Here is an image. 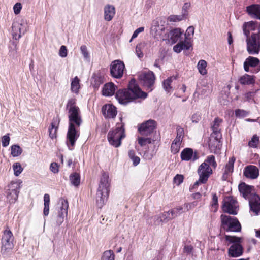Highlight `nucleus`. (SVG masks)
<instances>
[{
  "label": "nucleus",
  "mask_w": 260,
  "mask_h": 260,
  "mask_svg": "<svg viewBox=\"0 0 260 260\" xmlns=\"http://www.w3.org/2000/svg\"><path fill=\"white\" fill-rule=\"evenodd\" d=\"M68 110L69 127L67 134L66 144L70 150L73 149L75 143L80 136V126L82 119L80 109L76 105V100L69 99L66 106Z\"/></svg>",
  "instance_id": "obj_1"
},
{
  "label": "nucleus",
  "mask_w": 260,
  "mask_h": 260,
  "mask_svg": "<svg viewBox=\"0 0 260 260\" xmlns=\"http://www.w3.org/2000/svg\"><path fill=\"white\" fill-rule=\"evenodd\" d=\"M147 96V94L142 91L135 84V80L134 79L129 82L127 89L118 90L115 95L119 103L123 105H126L138 98L145 99Z\"/></svg>",
  "instance_id": "obj_2"
},
{
  "label": "nucleus",
  "mask_w": 260,
  "mask_h": 260,
  "mask_svg": "<svg viewBox=\"0 0 260 260\" xmlns=\"http://www.w3.org/2000/svg\"><path fill=\"white\" fill-rule=\"evenodd\" d=\"M109 175L107 173L104 172L100 179L95 197L96 206L99 208H101L107 200L109 197Z\"/></svg>",
  "instance_id": "obj_3"
},
{
  "label": "nucleus",
  "mask_w": 260,
  "mask_h": 260,
  "mask_svg": "<svg viewBox=\"0 0 260 260\" xmlns=\"http://www.w3.org/2000/svg\"><path fill=\"white\" fill-rule=\"evenodd\" d=\"M217 165L215 156L211 155L207 156L205 161L199 167L197 172L200 177V181L202 182V184L206 183L210 176L213 173L211 167L215 169Z\"/></svg>",
  "instance_id": "obj_4"
},
{
  "label": "nucleus",
  "mask_w": 260,
  "mask_h": 260,
  "mask_svg": "<svg viewBox=\"0 0 260 260\" xmlns=\"http://www.w3.org/2000/svg\"><path fill=\"white\" fill-rule=\"evenodd\" d=\"M124 125L123 123H117L115 128L110 130L107 135L109 144L117 148L121 145V140L125 138Z\"/></svg>",
  "instance_id": "obj_5"
},
{
  "label": "nucleus",
  "mask_w": 260,
  "mask_h": 260,
  "mask_svg": "<svg viewBox=\"0 0 260 260\" xmlns=\"http://www.w3.org/2000/svg\"><path fill=\"white\" fill-rule=\"evenodd\" d=\"M225 239L228 242V245H231L228 249V255L230 257H237L242 255L243 248L242 245V238L225 235Z\"/></svg>",
  "instance_id": "obj_6"
},
{
  "label": "nucleus",
  "mask_w": 260,
  "mask_h": 260,
  "mask_svg": "<svg viewBox=\"0 0 260 260\" xmlns=\"http://www.w3.org/2000/svg\"><path fill=\"white\" fill-rule=\"evenodd\" d=\"M246 37V48L248 53L251 55L258 54L260 51V27L256 33H251Z\"/></svg>",
  "instance_id": "obj_7"
},
{
  "label": "nucleus",
  "mask_w": 260,
  "mask_h": 260,
  "mask_svg": "<svg viewBox=\"0 0 260 260\" xmlns=\"http://www.w3.org/2000/svg\"><path fill=\"white\" fill-rule=\"evenodd\" d=\"M14 237L12 232L6 227L4 231L3 235L1 240L2 247L1 252L4 256H7L14 247Z\"/></svg>",
  "instance_id": "obj_8"
},
{
  "label": "nucleus",
  "mask_w": 260,
  "mask_h": 260,
  "mask_svg": "<svg viewBox=\"0 0 260 260\" xmlns=\"http://www.w3.org/2000/svg\"><path fill=\"white\" fill-rule=\"evenodd\" d=\"M222 228L226 232H239L241 226L235 217L222 214L220 216Z\"/></svg>",
  "instance_id": "obj_9"
},
{
  "label": "nucleus",
  "mask_w": 260,
  "mask_h": 260,
  "mask_svg": "<svg viewBox=\"0 0 260 260\" xmlns=\"http://www.w3.org/2000/svg\"><path fill=\"white\" fill-rule=\"evenodd\" d=\"M139 80L143 85L149 91H151L155 83V77L153 72H142L139 75Z\"/></svg>",
  "instance_id": "obj_10"
},
{
  "label": "nucleus",
  "mask_w": 260,
  "mask_h": 260,
  "mask_svg": "<svg viewBox=\"0 0 260 260\" xmlns=\"http://www.w3.org/2000/svg\"><path fill=\"white\" fill-rule=\"evenodd\" d=\"M222 210L224 212L236 215L238 210V202L232 197H226L223 200Z\"/></svg>",
  "instance_id": "obj_11"
},
{
  "label": "nucleus",
  "mask_w": 260,
  "mask_h": 260,
  "mask_svg": "<svg viewBox=\"0 0 260 260\" xmlns=\"http://www.w3.org/2000/svg\"><path fill=\"white\" fill-rule=\"evenodd\" d=\"M244 69L246 72L250 71L257 73L260 71V61L258 58L252 56L247 57L244 62Z\"/></svg>",
  "instance_id": "obj_12"
},
{
  "label": "nucleus",
  "mask_w": 260,
  "mask_h": 260,
  "mask_svg": "<svg viewBox=\"0 0 260 260\" xmlns=\"http://www.w3.org/2000/svg\"><path fill=\"white\" fill-rule=\"evenodd\" d=\"M124 68V64L121 61L119 60L113 61L110 67V73L112 76L115 78H120L123 74Z\"/></svg>",
  "instance_id": "obj_13"
},
{
  "label": "nucleus",
  "mask_w": 260,
  "mask_h": 260,
  "mask_svg": "<svg viewBox=\"0 0 260 260\" xmlns=\"http://www.w3.org/2000/svg\"><path fill=\"white\" fill-rule=\"evenodd\" d=\"M60 203L61 204V206L59 207L60 209L56 220V223L58 226L63 223L64 218L67 217L69 207L68 202L67 200L61 199Z\"/></svg>",
  "instance_id": "obj_14"
},
{
  "label": "nucleus",
  "mask_w": 260,
  "mask_h": 260,
  "mask_svg": "<svg viewBox=\"0 0 260 260\" xmlns=\"http://www.w3.org/2000/svg\"><path fill=\"white\" fill-rule=\"evenodd\" d=\"M156 127V122L150 119L141 124L138 128L139 133L142 135H150Z\"/></svg>",
  "instance_id": "obj_15"
},
{
  "label": "nucleus",
  "mask_w": 260,
  "mask_h": 260,
  "mask_svg": "<svg viewBox=\"0 0 260 260\" xmlns=\"http://www.w3.org/2000/svg\"><path fill=\"white\" fill-rule=\"evenodd\" d=\"M236 158L234 156L230 157L228 161L222 169V179L226 181L232 175L234 171V163Z\"/></svg>",
  "instance_id": "obj_16"
},
{
  "label": "nucleus",
  "mask_w": 260,
  "mask_h": 260,
  "mask_svg": "<svg viewBox=\"0 0 260 260\" xmlns=\"http://www.w3.org/2000/svg\"><path fill=\"white\" fill-rule=\"evenodd\" d=\"M223 122V120L219 117H216L211 125V128L212 133L211 134V137L214 138V139L218 141L222 137L221 133V125Z\"/></svg>",
  "instance_id": "obj_17"
},
{
  "label": "nucleus",
  "mask_w": 260,
  "mask_h": 260,
  "mask_svg": "<svg viewBox=\"0 0 260 260\" xmlns=\"http://www.w3.org/2000/svg\"><path fill=\"white\" fill-rule=\"evenodd\" d=\"M260 23L257 22L251 21L245 22L242 26L244 36H250L251 33H256L259 30Z\"/></svg>",
  "instance_id": "obj_18"
},
{
  "label": "nucleus",
  "mask_w": 260,
  "mask_h": 260,
  "mask_svg": "<svg viewBox=\"0 0 260 260\" xmlns=\"http://www.w3.org/2000/svg\"><path fill=\"white\" fill-rule=\"evenodd\" d=\"M259 170L254 165H248L243 170V176L247 179L254 180L259 176Z\"/></svg>",
  "instance_id": "obj_19"
},
{
  "label": "nucleus",
  "mask_w": 260,
  "mask_h": 260,
  "mask_svg": "<svg viewBox=\"0 0 260 260\" xmlns=\"http://www.w3.org/2000/svg\"><path fill=\"white\" fill-rule=\"evenodd\" d=\"M183 34V31L179 28H176L172 29L167 34V39L169 42L172 44H174L178 41H180L181 36ZM163 40L167 39V38H162Z\"/></svg>",
  "instance_id": "obj_20"
},
{
  "label": "nucleus",
  "mask_w": 260,
  "mask_h": 260,
  "mask_svg": "<svg viewBox=\"0 0 260 260\" xmlns=\"http://www.w3.org/2000/svg\"><path fill=\"white\" fill-rule=\"evenodd\" d=\"M250 210L257 215L260 213V197L257 194H252L249 200Z\"/></svg>",
  "instance_id": "obj_21"
},
{
  "label": "nucleus",
  "mask_w": 260,
  "mask_h": 260,
  "mask_svg": "<svg viewBox=\"0 0 260 260\" xmlns=\"http://www.w3.org/2000/svg\"><path fill=\"white\" fill-rule=\"evenodd\" d=\"M26 31V27L21 23L14 22L12 26V34L15 40H19L22 34H24Z\"/></svg>",
  "instance_id": "obj_22"
},
{
  "label": "nucleus",
  "mask_w": 260,
  "mask_h": 260,
  "mask_svg": "<svg viewBox=\"0 0 260 260\" xmlns=\"http://www.w3.org/2000/svg\"><path fill=\"white\" fill-rule=\"evenodd\" d=\"M238 188L243 197L248 199V200L252 194H255L254 192V187L252 186L247 185L245 183L240 184Z\"/></svg>",
  "instance_id": "obj_23"
},
{
  "label": "nucleus",
  "mask_w": 260,
  "mask_h": 260,
  "mask_svg": "<svg viewBox=\"0 0 260 260\" xmlns=\"http://www.w3.org/2000/svg\"><path fill=\"white\" fill-rule=\"evenodd\" d=\"M102 112L106 119L114 118L117 115L116 108L112 104H106L102 107Z\"/></svg>",
  "instance_id": "obj_24"
},
{
  "label": "nucleus",
  "mask_w": 260,
  "mask_h": 260,
  "mask_svg": "<svg viewBox=\"0 0 260 260\" xmlns=\"http://www.w3.org/2000/svg\"><path fill=\"white\" fill-rule=\"evenodd\" d=\"M9 189L7 191V198L11 203L15 202L18 199L20 191L18 185L15 183L11 184L9 186Z\"/></svg>",
  "instance_id": "obj_25"
},
{
  "label": "nucleus",
  "mask_w": 260,
  "mask_h": 260,
  "mask_svg": "<svg viewBox=\"0 0 260 260\" xmlns=\"http://www.w3.org/2000/svg\"><path fill=\"white\" fill-rule=\"evenodd\" d=\"M246 12L251 18L260 20V5L252 4L247 6Z\"/></svg>",
  "instance_id": "obj_26"
},
{
  "label": "nucleus",
  "mask_w": 260,
  "mask_h": 260,
  "mask_svg": "<svg viewBox=\"0 0 260 260\" xmlns=\"http://www.w3.org/2000/svg\"><path fill=\"white\" fill-rule=\"evenodd\" d=\"M181 158L182 160L189 161L196 160L199 158L196 152H193L192 149L189 148H185L181 153Z\"/></svg>",
  "instance_id": "obj_27"
},
{
  "label": "nucleus",
  "mask_w": 260,
  "mask_h": 260,
  "mask_svg": "<svg viewBox=\"0 0 260 260\" xmlns=\"http://www.w3.org/2000/svg\"><path fill=\"white\" fill-rule=\"evenodd\" d=\"M104 19L106 21H110L115 14V9L113 5H106L104 7Z\"/></svg>",
  "instance_id": "obj_28"
},
{
  "label": "nucleus",
  "mask_w": 260,
  "mask_h": 260,
  "mask_svg": "<svg viewBox=\"0 0 260 260\" xmlns=\"http://www.w3.org/2000/svg\"><path fill=\"white\" fill-rule=\"evenodd\" d=\"M60 122V119L58 117L54 118L51 123V127L49 129V136L51 139L56 137V133L58 129Z\"/></svg>",
  "instance_id": "obj_29"
},
{
  "label": "nucleus",
  "mask_w": 260,
  "mask_h": 260,
  "mask_svg": "<svg viewBox=\"0 0 260 260\" xmlns=\"http://www.w3.org/2000/svg\"><path fill=\"white\" fill-rule=\"evenodd\" d=\"M103 82V77L100 73H94L92 75L91 84L95 89H98Z\"/></svg>",
  "instance_id": "obj_30"
},
{
  "label": "nucleus",
  "mask_w": 260,
  "mask_h": 260,
  "mask_svg": "<svg viewBox=\"0 0 260 260\" xmlns=\"http://www.w3.org/2000/svg\"><path fill=\"white\" fill-rule=\"evenodd\" d=\"M190 47V44L188 41L186 40L180 41L178 44L173 47L174 52L179 53L183 50H188Z\"/></svg>",
  "instance_id": "obj_31"
},
{
  "label": "nucleus",
  "mask_w": 260,
  "mask_h": 260,
  "mask_svg": "<svg viewBox=\"0 0 260 260\" xmlns=\"http://www.w3.org/2000/svg\"><path fill=\"white\" fill-rule=\"evenodd\" d=\"M115 89V86L113 83H107L105 84L103 88V95L106 96H112L114 94Z\"/></svg>",
  "instance_id": "obj_32"
},
{
  "label": "nucleus",
  "mask_w": 260,
  "mask_h": 260,
  "mask_svg": "<svg viewBox=\"0 0 260 260\" xmlns=\"http://www.w3.org/2000/svg\"><path fill=\"white\" fill-rule=\"evenodd\" d=\"M239 81L242 85H249L253 84L255 79L253 76L245 74L239 78Z\"/></svg>",
  "instance_id": "obj_33"
},
{
  "label": "nucleus",
  "mask_w": 260,
  "mask_h": 260,
  "mask_svg": "<svg viewBox=\"0 0 260 260\" xmlns=\"http://www.w3.org/2000/svg\"><path fill=\"white\" fill-rule=\"evenodd\" d=\"M80 88V80L77 76H76L73 79V80L71 81V91L75 93H78Z\"/></svg>",
  "instance_id": "obj_34"
},
{
  "label": "nucleus",
  "mask_w": 260,
  "mask_h": 260,
  "mask_svg": "<svg viewBox=\"0 0 260 260\" xmlns=\"http://www.w3.org/2000/svg\"><path fill=\"white\" fill-rule=\"evenodd\" d=\"M207 66V63L205 60H200L198 63L197 64V69L199 71V72L202 75H205L207 73V71L206 70V67Z\"/></svg>",
  "instance_id": "obj_35"
},
{
  "label": "nucleus",
  "mask_w": 260,
  "mask_h": 260,
  "mask_svg": "<svg viewBox=\"0 0 260 260\" xmlns=\"http://www.w3.org/2000/svg\"><path fill=\"white\" fill-rule=\"evenodd\" d=\"M70 180L73 185L78 186L80 182V175L76 172L71 174L70 175Z\"/></svg>",
  "instance_id": "obj_36"
},
{
  "label": "nucleus",
  "mask_w": 260,
  "mask_h": 260,
  "mask_svg": "<svg viewBox=\"0 0 260 260\" xmlns=\"http://www.w3.org/2000/svg\"><path fill=\"white\" fill-rule=\"evenodd\" d=\"M186 18V14L182 13L181 15H170L168 20L170 22H178Z\"/></svg>",
  "instance_id": "obj_37"
},
{
  "label": "nucleus",
  "mask_w": 260,
  "mask_h": 260,
  "mask_svg": "<svg viewBox=\"0 0 260 260\" xmlns=\"http://www.w3.org/2000/svg\"><path fill=\"white\" fill-rule=\"evenodd\" d=\"M22 153V149L18 145H13L11 147V154L13 157H18Z\"/></svg>",
  "instance_id": "obj_38"
},
{
  "label": "nucleus",
  "mask_w": 260,
  "mask_h": 260,
  "mask_svg": "<svg viewBox=\"0 0 260 260\" xmlns=\"http://www.w3.org/2000/svg\"><path fill=\"white\" fill-rule=\"evenodd\" d=\"M101 260H115V255L111 250H106L103 252Z\"/></svg>",
  "instance_id": "obj_39"
},
{
  "label": "nucleus",
  "mask_w": 260,
  "mask_h": 260,
  "mask_svg": "<svg viewBox=\"0 0 260 260\" xmlns=\"http://www.w3.org/2000/svg\"><path fill=\"white\" fill-rule=\"evenodd\" d=\"M13 170L15 176H18L23 171V168L19 162H15L13 165Z\"/></svg>",
  "instance_id": "obj_40"
},
{
  "label": "nucleus",
  "mask_w": 260,
  "mask_h": 260,
  "mask_svg": "<svg viewBox=\"0 0 260 260\" xmlns=\"http://www.w3.org/2000/svg\"><path fill=\"white\" fill-rule=\"evenodd\" d=\"M194 32V28L192 26H190L187 28L186 32L184 34L185 40L186 41H190L193 36Z\"/></svg>",
  "instance_id": "obj_41"
},
{
  "label": "nucleus",
  "mask_w": 260,
  "mask_h": 260,
  "mask_svg": "<svg viewBox=\"0 0 260 260\" xmlns=\"http://www.w3.org/2000/svg\"><path fill=\"white\" fill-rule=\"evenodd\" d=\"M173 77H169L166 80H164L163 82V87L165 91L167 92H170L171 91L172 87L171 86V83L172 82Z\"/></svg>",
  "instance_id": "obj_42"
},
{
  "label": "nucleus",
  "mask_w": 260,
  "mask_h": 260,
  "mask_svg": "<svg viewBox=\"0 0 260 260\" xmlns=\"http://www.w3.org/2000/svg\"><path fill=\"white\" fill-rule=\"evenodd\" d=\"M256 91H249L245 94V101L249 103H255L254 97L256 94Z\"/></svg>",
  "instance_id": "obj_43"
},
{
  "label": "nucleus",
  "mask_w": 260,
  "mask_h": 260,
  "mask_svg": "<svg viewBox=\"0 0 260 260\" xmlns=\"http://www.w3.org/2000/svg\"><path fill=\"white\" fill-rule=\"evenodd\" d=\"M259 143V137L254 135L252 136L251 140L248 142V146L252 148H256Z\"/></svg>",
  "instance_id": "obj_44"
},
{
  "label": "nucleus",
  "mask_w": 260,
  "mask_h": 260,
  "mask_svg": "<svg viewBox=\"0 0 260 260\" xmlns=\"http://www.w3.org/2000/svg\"><path fill=\"white\" fill-rule=\"evenodd\" d=\"M138 142L140 145L143 147L146 146L148 144L151 143L152 139L150 138L139 137L138 138Z\"/></svg>",
  "instance_id": "obj_45"
},
{
  "label": "nucleus",
  "mask_w": 260,
  "mask_h": 260,
  "mask_svg": "<svg viewBox=\"0 0 260 260\" xmlns=\"http://www.w3.org/2000/svg\"><path fill=\"white\" fill-rule=\"evenodd\" d=\"M80 51L83 57L86 60H89L90 55L88 51L87 48L85 45H83L80 47Z\"/></svg>",
  "instance_id": "obj_46"
},
{
  "label": "nucleus",
  "mask_w": 260,
  "mask_h": 260,
  "mask_svg": "<svg viewBox=\"0 0 260 260\" xmlns=\"http://www.w3.org/2000/svg\"><path fill=\"white\" fill-rule=\"evenodd\" d=\"M165 30V27L162 25H153V26L151 28V31H155L156 33V36L161 35V31Z\"/></svg>",
  "instance_id": "obj_47"
},
{
  "label": "nucleus",
  "mask_w": 260,
  "mask_h": 260,
  "mask_svg": "<svg viewBox=\"0 0 260 260\" xmlns=\"http://www.w3.org/2000/svg\"><path fill=\"white\" fill-rule=\"evenodd\" d=\"M235 116L239 118H243L247 116L249 112L243 109H237L235 111Z\"/></svg>",
  "instance_id": "obj_48"
},
{
  "label": "nucleus",
  "mask_w": 260,
  "mask_h": 260,
  "mask_svg": "<svg viewBox=\"0 0 260 260\" xmlns=\"http://www.w3.org/2000/svg\"><path fill=\"white\" fill-rule=\"evenodd\" d=\"M198 204V201H193L191 203H188L184 204V207H185V211H188L191 209L195 208Z\"/></svg>",
  "instance_id": "obj_49"
},
{
  "label": "nucleus",
  "mask_w": 260,
  "mask_h": 260,
  "mask_svg": "<svg viewBox=\"0 0 260 260\" xmlns=\"http://www.w3.org/2000/svg\"><path fill=\"white\" fill-rule=\"evenodd\" d=\"M211 206L212 208L214 209V212H216L218 207V197L215 194L213 195Z\"/></svg>",
  "instance_id": "obj_50"
},
{
  "label": "nucleus",
  "mask_w": 260,
  "mask_h": 260,
  "mask_svg": "<svg viewBox=\"0 0 260 260\" xmlns=\"http://www.w3.org/2000/svg\"><path fill=\"white\" fill-rule=\"evenodd\" d=\"M180 144L172 142L171 146V152L174 154L177 153L180 150Z\"/></svg>",
  "instance_id": "obj_51"
},
{
  "label": "nucleus",
  "mask_w": 260,
  "mask_h": 260,
  "mask_svg": "<svg viewBox=\"0 0 260 260\" xmlns=\"http://www.w3.org/2000/svg\"><path fill=\"white\" fill-rule=\"evenodd\" d=\"M10 140V139L9 134L4 136L2 138V146L4 147L8 146L9 144Z\"/></svg>",
  "instance_id": "obj_52"
},
{
  "label": "nucleus",
  "mask_w": 260,
  "mask_h": 260,
  "mask_svg": "<svg viewBox=\"0 0 260 260\" xmlns=\"http://www.w3.org/2000/svg\"><path fill=\"white\" fill-rule=\"evenodd\" d=\"M68 51L67 47L62 45L60 47L59 51V55L62 58L66 57L67 56Z\"/></svg>",
  "instance_id": "obj_53"
},
{
  "label": "nucleus",
  "mask_w": 260,
  "mask_h": 260,
  "mask_svg": "<svg viewBox=\"0 0 260 260\" xmlns=\"http://www.w3.org/2000/svg\"><path fill=\"white\" fill-rule=\"evenodd\" d=\"M144 27H140L137 28V29H136L134 31V33L132 36V38H131V40H129V42H131L133 39L137 38V36H138V34L143 32L144 31Z\"/></svg>",
  "instance_id": "obj_54"
},
{
  "label": "nucleus",
  "mask_w": 260,
  "mask_h": 260,
  "mask_svg": "<svg viewBox=\"0 0 260 260\" xmlns=\"http://www.w3.org/2000/svg\"><path fill=\"white\" fill-rule=\"evenodd\" d=\"M142 46H143L142 44H139L136 46V52L137 56L139 58H142L144 56V54L141 50Z\"/></svg>",
  "instance_id": "obj_55"
},
{
  "label": "nucleus",
  "mask_w": 260,
  "mask_h": 260,
  "mask_svg": "<svg viewBox=\"0 0 260 260\" xmlns=\"http://www.w3.org/2000/svg\"><path fill=\"white\" fill-rule=\"evenodd\" d=\"M183 176L182 175H176L174 178V182L177 185H179L183 181Z\"/></svg>",
  "instance_id": "obj_56"
},
{
  "label": "nucleus",
  "mask_w": 260,
  "mask_h": 260,
  "mask_svg": "<svg viewBox=\"0 0 260 260\" xmlns=\"http://www.w3.org/2000/svg\"><path fill=\"white\" fill-rule=\"evenodd\" d=\"M162 219V221L167 222L170 220L172 219V217L170 215V211L164 212L161 214Z\"/></svg>",
  "instance_id": "obj_57"
},
{
  "label": "nucleus",
  "mask_w": 260,
  "mask_h": 260,
  "mask_svg": "<svg viewBox=\"0 0 260 260\" xmlns=\"http://www.w3.org/2000/svg\"><path fill=\"white\" fill-rule=\"evenodd\" d=\"M22 9V5L20 3H17L13 6L14 13L17 15L20 13L21 10Z\"/></svg>",
  "instance_id": "obj_58"
},
{
  "label": "nucleus",
  "mask_w": 260,
  "mask_h": 260,
  "mask_svg": "<svg viewBox=\"0 0 260 260\" xmlns=\"http://www.w3.org/2000/svg\"><path fill=\"white\" fill-rule=\"evenodd\" d=\"M176 136L183 139L184 136V129L180 126H177L176 128Z\"/></svg>",
  "instance_id": "obj_59"
},
{
  "label": "nucleus",
  "mask_w": 260,
  "mask_h": 260,
  "mask_svg": "<svg viewBox=\"0 0 260 260\" xmlns=\"http://www.w3.org/2000/svg\"><path fill=\"white\" fill-rule=\"evenodd\" d=\"M50 170L53 173H57L59 171L58 164L56 162H52L50 166Z\"/></svg>",
  "instance_id": "obj_60"
},
{
  "label": "nucleus",
  "mask_w": 260,
  "mask_h": 260,
  "mask_svg": "<svg viewBox=\"0 0 260 260\" xmlns=\"http://www.w3.org/2000/svg\"><path fill=\"white\" fill-rule=\"evenodd\" d=\"M201 115L199 113H194L191 116V120L193 123H198L201 119Z\"/></svg>",
  "instance_id": "obj_61"
},
{
  "label": "nucleus",
  "mask_w": 260,
  "mask_h": 260,
  "mask_svg": "<svg viewBox=\"0 0 260 260\" xmlns=\"http://www.w3.org/2000/svg\"><path fill=\"white\" fill-rule=\"evenodd\" d=\"M156 0H146L145 1V7L147 9L151 8L155 4Z\"/></svg>",
  "instance_id": "obj_62"
},
{
  "label": "nucleus",
  "mask_w": 260,
  "mask_h": 260,
  "mask_svg": "<svg viewBox=\"0 0 260 260\" xmlns=\"http://www.w3.org/2000/svg\"><path fill=\"white\" fill-rule=\"evenodd\" d=\"M190 7V4L188 3H186L184 4L182 7V13H186V17L188 15V10Z\"/></svg>",
  "instance_id": "obj_63"
},
{
  "label": "nucleus",
  "mask_w": 260,
  "mask_h": 260,
  "mask_svg": "<svg viewBox=\"0 0 260 260\" xmlns=\"http://www.w3.org/2000/svg\"><path fill=\"white\" fill-rule=\"evenodd\" d=\"M169 211H170V215L172 217V218H174L177 216H178V215H180V213H178L175 210V209L174 208L172 210H169Z\"/></svg>",
  "instance_id": "obj_64"
}]
</instances>
